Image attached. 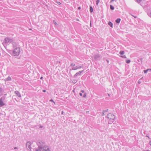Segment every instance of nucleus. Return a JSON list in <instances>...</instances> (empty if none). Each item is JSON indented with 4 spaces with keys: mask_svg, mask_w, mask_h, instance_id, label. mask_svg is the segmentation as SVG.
<instances>
[{
    "mask_svg": "<svg viewBox=\"0 0 151 151\" xmlns=\"http://www.w3.org/2000/svg\"><path fill=\"white\" fill-rule=\"evenodd\" d=\"M37 144L38 146V149L36 150H38L39 151H40V150H42V149L47 148V146L45 145V142L42 141L37 142Z\"/></svg>",
    "mask_w": 151,
    "mask_h": 151,
    "instance_id": "f257e3e1",
    "label": "nucleus"
},
{
    "mask_svg": "<svg viewBox=\"0 0 151 151\" xmlns=\"http://www.w3.org/2000/svg\"><path fill=\"white\" fill-rule=\"evenodd\" d=\"M107 117L109 120L108 121L109 124L112 123L115 118V116L114 115L110 113L107 115Z\"/></svg>",
    "mask_w": 151,
    "mask_h": 151,
    "instance_id": "f03ea898",
    "label": "nucleus"
},
{
    "mask_svg": "<svg viewBox=\"0 0 151 151\" xmlns=\"http://www.w3.org/2000/svg\"><path fill=\"white\" fill-rule=\"evenodd\" d=\"M20 51L19 47H16L14 49V50L13 51V55L14 56H18L19 55Z\"/></svg>",
    "mask_w": 151,
    "mask_h": 151,
    "instance_id": "7ed1b4c3",
    "label": "nucleus"
},
{
    "mask_svg": "<svg viewBox=\"0 0 151 151\" xmlns=\"http://www.w3.org/2000/svg\"><path fill=\"white\" fill-rule=\"evenodd\" d=\"M13 41V40L12 39L7 37L4 39V42L5 44H7L9 42L12 43Z\"/></svg>",
    "mask_w": 151,
    "mask_h": 151,
    "instance_id": "20e7f679",
    "label": "nucleus"
},
{
    "mask_svg": "<svg viewBox=\"0 0 151 151\" xmlns=\"http://www.w3.org/2000/svg\"><path fill=\"white\" fill-rule=\"evenodd\" d=\"M31 143L29 142H28L27 143L26 146L27 148V149L29 150H31Z\"/></svg>",
    "mask_w": 151,
    "mask_h": 151,
    "instance_id": "39448f33",
    "label": "nucleus"
},
{
    "mask_svg": "<svg viewBox=\"0 0 151 151\" xmlns=\"http://www.w3.org/2000/svg\"><path fill=\"white\" fill-rule=\"evenodd\" d=\"M94 58L95 60H97L99 59H100V58H101V57L99 54H96L94 55Z\"/></svg>",
    "mask_w": 151,
    "mask_h": 151,
    "instance_id": "423d86ee",
    "label": "nucleus"
},
{
    "mask_svg": "<svg viewBox=\"0 0 151 151\" xmlns=\"http://www.w3.org/2000/svg\"><path fill=\"white\" fill-rule=\"evenodd\" d=\"M83 70L80 71L76 73L74 76V77H76L78 76H80L82 73L83 72Z\"/></svg>",
    "mask_w": 151,
    "mask_h": 151,
    "instance_id": "0eeeda50",
    "label": "nucleus"
},
{
    "mask_svg": "<svg viewBox=\"0 0 151 151\" xmlns=\"http://www.w3.org/2000/svg\"><path fill=\"white\" fill-rule=\"evenodd\" d=\"M82 67H83L82 66L78 65L76 67L72 68V69L73 70H77L78 69L80 68H82Z\"/></svg>",
    "mask_w": 151,
    "mask_h": 151,
    "instance_id": "6e6552de",
    "label": "nucleus"
},
{
    "mask_svg": "<svg viewBox=\"0 0 151 151\" xmlns=\"http://www.w3.org/2000/svg\"><path fill=\"white\" fill-rule=\"evenodd\" d=\"M36 151H39L38 150H36ZM40 151H51L47 147V148L46 149H42V150H40Z\"/></svg>",
    "mask_w": 151,
    "mask_h": 151,
    "instance_id": "1a4fd4ad",
    "label": "nucleus"
},
{
    "mask_svg": "<svg viewBox=\"0 0 151 151\" xmlns=\"http://www.w3.org/2000/svg\"><path fill=\"white\" fill-rule=\"evenodd\" d=\"M14 93L16 94V95L18 97H21V95L20 93L18 91H15Z\"/></svg>",
    "mask_w": 151,
    "mask_h": 151,
    "instance_id": "9d476101",
    "label": "nucleus"
},
{
    "mask_svg": "<svg viewBox=\"0 0 151 151\" xmlns=\"http://www.w3.org/2000/svg\"><path fill=\"white\" fill-rule=\"evenodd\" d=\"M12 43V45L13 46V47L14 49H15V48L17 47V44L15 42L13 41Z\"/></svg>",
    "mask_w": 151,
    "mask_h": 151,
    "instance_id": "9b49d317",
    "label": "nucleus"
},
{
    "mask_svg": "<svg viewBox=\"0 0 151 151\" xmlns=\"http://www.w3.org/2000/svg\"><path fill=\"white\" fill-rule=\"evenodd\" d=\"M6 98V96H2L0 99V100L1 101H4L5 100Z\"/></svg>",
    "mask_w": 151,
    "mask_h": 151,
    "instance_id": "f8f14e48",
    "label": "nucleus"
},
{
    "mask_svg": "<svg viewBox=\"0 0 151 151\" xmlns=\"http://www.w3.org/2000/svg\"><path fill=\"white\" fill-rule=\"evenodd\" d=\"M5 105L3 101L0 100V107H2Z\"/></svg>",
    "mask_w": 151,
    "mask_h": 151,
    "instance_id": "ddd939ff",
    "label": "nucleus"
},
{
    "mask_svg": "<svg viewBox=\"0 0 151 151\" xmlns=\"http://www.w3.org/2000/svg\"><path fill=\"white\" fill-rule=\"evenodd\" d=\"M121 19L120 18H118L117 19H116V22L117 23H120V21H121Z\"/></svg>",
    "mask_w": 151,
    "mask_h": 151,
    "instance_id": "4468645a",
    "label": "nucleus"
},
{
    "mask_svg": "<svg viewBox=\"0 0 151 151\" xmlns=\"http://www.w3.org/2000/svg\"><path fill=\"white\" fill-rule=\"evenodd\" d=\"M11 78L10 76H8V77L5 79V81H11Z\"/></svg>",
    "mask_w": 151,
    "mask_h": 151,
    "instance_id": "2eb2a0df",
    "label": "nucleus"
},
{
    "mask_svg": "<svg viewBox=\"0 0 151 151\" xmlns=\"http://www.w3.org/2000/svg\"><path fill=\"white\" fill-rule=\"evenodd\" d=\"M108 24L111 27H113V24L111 22H109Z\"/></svg>",
    "mask_w": 151,
    "mask_h": 151,
    "instance_id": "dca6fc26",
    "label": "nucleus"
},
{
    "mask_svg": "<svg viewBox=\"0 0 151 151\" xmlns=\"http://www.w3.org/2000/svg\"><path fill=\"white\" fill-rule=\"evenodd\" d=\"M119 54L121 55H124V51H121L119 52Z\"/></svg>",
    "mask_w": 151,
    "mask_h": 151,
    "instance_id": "f3484780",
    "label": "nucleus"
},
{
    "mask_svg": "<svg viewBox=\"0 0 151 151\" xmlns=\"http://www.w3.org/2000/svg\"><path fill=\"white\" fill-rule=\"evenodd\" d=\"M90 11L91 13L92 12H93V9L91 6L90 7Z\"/></svg>",
    "mask_w": 151,
    "mask_h": 151,
    "instance_id": "a211bd4d",
    "label": "nucleus"
},
{
    "mask_svg": "<svg viewBox=\"0 0 151 151\" xmlns=\"http://www.w3.org/2000/svg\"><path fill=\"white\" fill-rule=\"evenodd\" d=\"M110 8L111 10H113L114 9V7L112 6L111 5H110Z\"/></svg>",
    "mask_w": 151,
    "mask_h": 151,
    "instance_id": "6ab92c4d",
    "label": "nucleus"
},
{
    "mask_svg": "<svg viewBox=\"0 0 151 151\" xmlns=\"http://www.w3.org/2000/svg\"><path fill=\"white\" fill-rule=\"evenodd\" d=\"M72 82L73 83L75 84L77 82V81L76 80L74 79L73 80Z\"/></svg>",
    "mask_w": 151,
    "mask_h": 151,
    "instance_id": "aec40b11",
    "label": "nucleus"
},
{
    "mask_svg": "<svg viewBox=\"0 0 151 151\" xmlns=\"http://www.w3.org/2000/svg\"><path fill=\"white\" fill-rule=\"evenodd\" d=\"M96 5H98L99 3V2L100 1V0H96Z\"/></svg>",
    "mask_w": 151,
    "mask_h": 151,
    "instance_id": "412c9836",
    "label": "nucleus"
},
{
    "mask_svg": "<svg viewBox=\"0 0 151 151\" xmlns=\"http://www.w3.org/2000/svg\"><path fill=\"white\" fill-rule=\"evenodd\" d=\"M126 62L127 63H129L130 62V60H126Z\"/></svg>",
    "mask_w": 151,
    "mask_h": 151,
    "instance_id": "4be33fe9",
    "label": "nucleus"
},
{
    "mask_svg": "<svg viewBox=\"0 0 151 151\" xmlns=\"http://www.w3.org/2000/svg\"><path fill=\"white\" fill-rule=\"evenodd\" d=\"M121 57L124 58H127V57L125 55H121Z\"/></svg>",
    "mask_w": 151,
    "mask_h": 151,
    "instance_id": "5701e85b",
    "label": "nucleus"
},
{
    "mask_svg": "<svg viewBox=\"0 0 151 151\" xmlns=\"http://www.w3.org/2000/svg\"><path fill=\"white\" fill-rule=\"evenodd\" d=\"M148 71V69L146 70H144V73H147Z\"/></svg>",
    "mask_w": 151,
    "mask_h": 151,
    "instance_id": "b1692460",
    "label": "nucleus"
},
{
    "mask_svg": "<svg viewBox=\"0 0 151 151\" xmlns=\"http://www.w3.org/2000/svg\"><path fill=\"white\" fill-rule=\"evenodd\" d=\"M86 96V93H84V94L83 95V98H85Z\"/></svg>",
    "mask_w": 151,
    "mask_h": 151,
    "instance_id": "393cba45",
    "label": "nucleus"
},
{
    "mask_svg": "<svg viewBox=\"0 0 151 151\" xmlns=\"http://www.w3.org/2000/svg\"><path fill=\"white\" fill-rule=\"evenodd\" d=\"M75 65V64L74 63H71L70 65V66H71L73 67Z\"/></svg>",
    "mask_w": 151,
    "mask_h": 151,
    "instance_id": "a878e982",
    "label": "nucleus"
},
{
    "mask_svg": "<svg viewBox=\"0 0 151 151\" xmlns=\"http://www.w3.org/2000/svg\"><path fill=\"white\" fill-rule=\"evenodd\" d=\"M136 0L137 2L139 3L142 1V0Z\"/></svg>",
    "mask_w": 151,
    "mask_h": 151,
    "instance_id": "bb28decb",
    "label": "nucleus"
},
{
    "mask_svg": "<svg viewBox=\"0 0 151 151\" xmlns=\"http://www.w3.org/2000/svg\"><path fill=\"white\" fill-rule=\"evenodd\" d=\"M53 22L55 24V25H56L57 24V23L55 22V21L54 20L53 21Z\"/></svg>",
    "mask_w": 151,
    "mask_h": 151,
    "instance_id": "cd10ccee",
    "label": "nucleus"
},
{
    "mask_svg": "<svg viewBox=\"0 0 151 151\" xmlns=\"http://www.w3.org/2000/svg\"><path fill=\"white\" fill-rule=\"evenodd\" d=\"M104 111H103L102 112V115H103V116L104 115H105V114H104Z\"/></svg>",
    "mask_w": 151,
    "mask_h": 151,
    "instance_id": "c85d7f7f",
    "label": "nucleus"
},
{
    "mask_svg": "<svg viewBox=\"0 0 151 151\" xmlns=\"http://www.w3.org/2000/svg\"><path fill=\"white\" fill-rule=\"evenodd\" d=\"M79 95L81 96H83V94H82V93H79Z\"/></svg>",
    "mask_w": 151,
    "mask_h": 151,
    "instance_id": "c756f323",
    "label": "nucleus"
},
{
    "mask_svg": "<svg viewBox=\"0 0 151 151\" xmlns=\"http://www.w3.org/2000/svg\"><path fill=\"white\" fill-rule=\"evenodd\" d=\"M57 3L58 4H61V3L59 2H57Z\"/></svg>",
    "mask_w": 151,
    "mask_h": 151,
    "instance_id": "7c9ffc66",
    "label": "nucleus"
},
{
    "mask_svg": "<svg viewBox=\"0 0 151 151\" xmlns=\"http://www.w3.org/2000/svg\"><path fill=\"white\" fill-rule=\"evenodd\" d=\"M149 16L151 17V12L149 14H148Z\"/></svg>",
    "mask_w": 151,
    "mask_h": 151,
    "instance_id": "2f4dec72",
    "label": "nucleus"
},
{
    "mask_svg": "<svg viewBox=\"0 0 151 151\" xmlns=\"http://www.w3.org/2000/svg\"><path fill=\"white\" fill-rule=\"evenodd\" d=\"M42 91L43 92H45L46 91V90L44 89L42 90Z\"/></svg>",
    "mask_w": 151,
    "mask_h": 151,
    "instance_id": "473e14b6",
    "label": "nucleus"
},
{
    "mask_svg": "<svg viewBox=\"0 0 151 151\" xmlns=\"http://www.w3.org/2000/svg\"><path fill=\"white\" fill-rule=\"evenodd\" d=\"M138 83L139 84H140L141 83V81H139L138 82Z\"/></svg>",
    "mask_w": 151,
    "mask_h": 151,
    "instance_id": "72a5a7b5",
    "label": "nucleus"
},
{
    "mask_svg": "<svg viewBox=\"0 0 151 151\" xmlns=\"http://www.w3.org/2000/svg\"><path fill=\"white\" fill-rule=\"evenodd\" d=\"M108 110V109L105 110L104 111V112H107Z\"/></svg>",
    "mask_w": 151,
    "mask_h": 151,
    "instance_id": "f704fd0d",
    "label": "nucleus"
},
{
    "mask_svg": "<svg viewBox=\"0 0 151 151\" xmlns=\"http://www.w3.org/2000/svg\"><path fill=\"white\" fill-rule=\"evenodd\" d=\"M2 89L0 87V92L1 91Z\"/></svg>",
    "mask_w": 151,
    "mask_h": 151,
    "instance_id": "c9c22d12",
    "label": "nucleus"
},
{
    "mask_svg": "<svg viewBox=\"0 0 151 151\" xmlns=\"http://www.w3.org/2000/svg\"><path fill=\"white\" fill-rule=\"evenodd\" d=\"M81 92L82 93H84V91L83 90H82L81 91Z\"/></svg>",
    "mask_w": 151,
    "mask_h": 151,
    "instance_id": "e433bc0d",
    "label": "nucleus"
},
{
    "mask_svg": "<svg viewBox=\"0 0 151 151\" xmlns=\"http://www.w3.org/2000/svg\"><path fill=\"white\" fill-rule=\"evenodd\" d=\"M43 78L42 77H41L40 78V79H43Z\"/></svg>",
    "mask_w": 151,
    "mask_h": 151,
    "instance_id": "4c0bfd02",
    "label": "nucleus"
},
{
    "mask_svg": "<svg viewBox=\"0 0 151 151\" xmlns=\"http://www.w3.org/2000/svg\"><path fill=\"white\" fill-rule=\"evenodd\" d=\"M132 15V16L134 17L135 18H136L137 17L134 16L133 15Z\"/></svg>",
    "mask_w": 151,
    "mask_h": 151,
    "instance_id": "58836bf2",
    "label": "nucleus"
},
{
    "mask_svg": "<svg viewBox=\"0 0 151 151\" xmlns=\"http://www.w3.org/2000/svg\"><path fill=\"white\" fill-rule=\"evenodd\" d=\"M150 145L151 146V141H150L149 142Z\"/></svg>",
    "mask_w": 151,
    "mask_h": 151,
    "instance_id": "ea45409f",
    "label": "nucleus"
},
{
    "mask_svg": "<svg viewBox=\"0 0 151 151\" xmlns=\"http://www.w3.org/2000/svg\"><path fill=\"white\" fill-rule=\"evenodd\" d=\"M148 69V70H150V71H151V69Z\"/></svg>",
    "mask_w": 151,
    "mask_h": 151,
    "instance_id": "a19ab883",
    "label": "nucleus"
},
{
    "mask_svg": "<svg viewBox=\"0 0 151 151\" xmlns=\"http://www.w3.org/2000/svg\"><path fill=\"white\" fill-rule=\"evenodd\" d=\"M81 9V7H78V9Z\"/></svg>",
    "mask_w": 151,
    "mask_h": 151,
    "instance_id": "79ce46f5",
    "label": "nucleus"
},
{
    "mask_svg": "<svg viewBox=\"0 0 151 151\" xmlns=\"http://www.w3.org/2000/svg\"><path fill=\"white\" fill-rule=\"evenodd\" d=\"M63 114V111H62V112H61V114Z\"/></svg>",
    "mask_w": 151,
    "mask_h": 151,
    "instance_id": "37998d69",
    "label": "nucleus"
},
{
    "mask_svg": "<svg viewBox=\"0 0 151 151\" xmlns=\"http://www.w3.org/2000/svg\"><path fill=\"white\" fill-rule=\"evenodd\" d=\"M144 151H150V150H144Z\"/></svg>",
    "mask_w": 151,
    "mask_h": 151,
    "instance_id": "c03bdc74",
    "label": "nucleus"
},
{
    "mask_svg": "<svg viewBox=\"0 0 151 151\" xmlns=\"http://www.w3.org/2000/svg\"><path fill=\"white\" fill-rule=\"evenodd\" d=\"M14 148L15 149H17V147H15Z\"/></svg>",
    "mask_w": 151,
    "mask_h": 151,
    "instance_id": "a18cd8bd",
    "label": "nucleus"
},
{
    "mask_svg": "<svg viewBox=\"0 0 151 151\" xmlns=\"http://www.w3.org/2000/svg\"><path fill=\"white\" fill-rule=\"evenodd\" d=\"M146 136V137H148L149 138V139L150 138H149V137L148 136Z\"/></svg>",
    "mask_w": 151,
    "mask_h": 151,
    "instance_id": "49530a36",
    "label": "nucleus"
},
{
    "mask_svg": "<svg viewBox=\"0 0 151 151\" xmlns=\"http://www.w3.org/2000/svg\"><path fill=\"white\" fill-rule=\"evenodd\" d=\"M50 101H53V100H52L51 99V100H50Z\"/></svg>",
    "mask_w": 151,
    "mask_h": 151,
    "instance_id": "de8ad7c7",
    "label": "nucleus"
},
{
    "mask_svg": "<svg viewBox=\"0 0 151 151\" xmlns=\"http://www.w3.org/2000/svg\"><path fill=\"white\" fill-rule=\"evenodd\" d=\"M107 60V62H108V60Z\"/></svg>",
    "mask_w": 151,
    "mask_h": 151,
    "instance_id": "09e8293b",
    "label": "nucleus"
},
{
    "mask_svg": "<svg viewBox=\"0 0 151 151\" xmlns=\"http://www.w3.org/2000/svg\"><path fill=\"white\" fill-rule=\"evenodd\" d=\"M5 95H6V94H4Z\"/></svg>",
    "mask_w": 151,
    "mask_h": 151,
    "instance_id": "8fccbe9b",
    "label": "nucleus"
}]
</instances>
